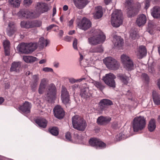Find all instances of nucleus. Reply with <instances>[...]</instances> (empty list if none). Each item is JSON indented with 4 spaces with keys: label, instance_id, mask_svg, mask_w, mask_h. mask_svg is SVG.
Returning a JSON list of instances; mask_svg holds the SVG:
<instances>
[{
    "label": "nucleus",
    "instance_id": "1",
    "mask_svg": "<svg viewBox=\"0 0 160 160\" xmlns=\"http://www.w3.org/2000/svg\"><path fill=\"white\" fill-rule=\"evenodd\" d=\"M106 39V37L103 32L99 30L95 32L94 35L88 38L89 43L91 45H96L103 42Z\"/></svg>",
    "mask_w": 160,
    "mask_h": 160
},
{
    "label": "nucleus",
    "instance_id": "2",
    "mask_svg": "<svg viewBox=\"0 0 160 160\" xmlns=\"http://www.w3.org/2000/svg\"><path fill=\"white\" fill-rule=\"evenodd\" d=\"M146 121L143 117L139 116L134 118L132 127L134 132H138L143 130L146 126Z\"/></svg>",
    "mask_w": 160,
    "mask_h": 160
},
{
    "label": "nucleus",
    "instance_id": "3",
    "mask_svg": "<svg viewBox=\"0 0 160 160\" xmlns=\"http://www.w3.org/2000/svg\"><path fill=\"white\" fill-rule=\"evenodd\" d=\"M37 48V44L35 43L29 44L22 43L18 46L17 49L22 53L28 54L33 52Z\"/></svg>",
    "mask_w": 160,
    "mask_h": 160
},
{
    "label": "nucleus",
    "instance_id": "4",
    "mask_svg": "<svg viewBox=\"0 0 160 160\" xmlns=\"http://www.w3.org/2000/svg\"><path fill=\"white\" fill-rule=\"evenodd\" d=\"M72 122L73 127L78 130L84 131L87 124L84 119L78 115L74 116L72 118Z\"/></svg>",
    "mask_w": 160,
    "mask_h": 160
},
{
    "label": "nucleus",
    "instance_id": "5",
    "mask_svg": "<svg viewBox=\"0 0 160 160\" xmlns=\"http://www.w3.org/2000/svg\"><path fill=\"white\" fill-rule=\"evenodd\" d=\"M122 16L121 10H116L112 14L111 23L113 27H118L122 23Z\"/></svg>",
    "mask_w": 160,
    "mask_h": 160
},
{
    "label": "nucleus",
    "instance_id": "6",
    "mask_svg": "<svg viewBox=\"0 0 160 160\" xmlns=\"http://www.w3.org/2000/svg\"><path fill=\"white\" fill-rule=\"evenodd\" d=\"M121 59L124 68L127 70L131 71L133 69V62L129 56L126 54H123L121 55Z\"/></svg>",
    "mask_w": 160,
    "mask_h": 160
},
{
    "label": "nucleus",
    "instance_id": "7",
    "mask_svg": "<svg viewBox=\"0 0 160 160\" xmlns=\"http://www.w3.org/2000/svg\"><path fill=\"white\" fill-rule=\"evenodd\" d=\"M104 63L107 67L110 69L115 70L119 67V65L117 61L111 57H108L103 60Z\"/></svg>",
    "mask_w": 160,
    "mask_h": 160
},
{
    "label": "nucleus",
    "instance_id": "8",
    "mask_svg": "<svg viewBox=\"0 0 160 160\" xmlns=\"http://www.w3.org/2000/svg\"><path fill=\"white\" fill-rule=\"evenodd\" d=\"M132 0H126L125 6L127 10V14L128 17H134L138 14V10L134 8L132 5Z\"/></svg>",
    "mask_w": 160,
    "mask_h": 160
},
{
    "label": "nucleus",
    "instance_id": "9",
    "mask_svg": "<svg viewBox=\"0 0 160 160\" xmlns=\"http://www.w3.org/2000/svg\"><path fill=\"white\" fill-rule=\"evenodd\" d=\"M116 77L113 73H109L107 74L103 77V80L105 83L110 87L114 88L116 87V83L114 79Z\"/></svg>",
    "mask_w": 160,
    "mask_h": 160
},
{
    "label": "nucleus",
    "instance_id": "10",
    "mask_svg": "<svg viewBox=\"0 0 160 160\" xmlns=\"http://www.w3.org/2000/svg\"><path fill=\"white\" fill-rule=\"evenodd\" d=\"M47 98L48 102L51 101L55 99L56 97V88L52 83L48 87Z\"/></svg>",
    "mask_w": 160,
    "mask_h": 160
},
{
    "label": "nucleus",
    "instance_id": "11",
    "mask_svg": "<svg viewBox=\"0 0 160 160\" xmlns=\"http://www.w3.org/2000/svg\"><path fill=\"white\" fill-rule=\"evenodd\" d=\"M90 145L97 149H103L106 147V143L102 142L100 139L96 138H92L89 141Z\"/></svg>",
    "mask_w": 160,
    "mask_h": 160
},
{
    "label": "nucleus",
    "instance_id": "12",
    "mask_svg": "<svg viewBox=\"0 0 160 160\" xmlns=\"http://www.w3.org/2000/svg\"><path fill=\"white\" fill-rule=\"evenodd\" d=\"M91 25L90 21L85 17L83 18L78 24V28L84 31L89 28Z\"/></svg>",
    "mask_w": 160,
    "mask_h": 160
},
{
    "label": "nucleus",
    "instance_id": "13",
    "mask_svg": "<svg viewBox=\"0 0 160 160\" xmlns=\"http://www.w3.org/2000/svg\"><path fill=\"white\" fill-rule=\"evenodd\" d=\"M54 116L57 118L61 119L65 115V112L63 109L60 105H57L53 109Z\"/></svg>",
    "mask_w": 160,
    "mask_h": 160
},
{
    "label": "nucleus",
    "instance_id": "14",
    "mask_svg": "<svg viewBox=\"0 0 160 160\" xmlns=\"http://www.w3.org/2000/svg\"><path fill=\"white\" fill-rule=\"evenodd\" d=\"M113 104V102L111 100L108 99H102L101 100L99 105L100 109L101 110H106L108 106Z\"/></svg>",
    "mask_w": 160,
    "mask_h": 160
},
{
    "label": "nucleus",
    "instance_id": "15",
    "mask_svg": "<svg viewBox=\"0 0 160 160\" xmlns=\"http://www.w3.org/2000/svg\"><path fill=\"white\" fill-rule=\"evenodd\" d=\"M31 107V103L25 101L22 105L19 107V109L23 113L26 114L30 113Z\"/></svg>",
    "mask_w": 160,
    "mask_h": 160
},
{
    "label": "nucleus",
    "instance_id": "16",
    "mask_svg": "<svg viewBox=\"0 0 160 160\" xmlns=\"http://www.w3.org/2000/svg\"><path fill=\"white\" fill-rule=\"evenodd\" d=\"M80 95L82 98L87 99L92 97V91L88 88H83L81 89Z\"/></svg>",
    "mask_w": 160,
    "mask_h": 160
},
{
    "label": "nucleus",
    "instance_id": "17",
    "mask_svg": "<svg viewBox=\"0 0 160 160\" xmlns=\"http://www.w3.org/2000/svg\"><path fill=\"white\" fill-rule=\"evenodd\" d=\"M17 31V28L14 23L13 22H10L8 25V28L7 30V34L9 37L12 36Z\"/></svg>",
    "mask_w": 160,
    "mask_h": 160
},
{
    "label": "nucleus",
    "instance_id": "18",
    "mask_svg": "<svg viewBox=\"0 0 160 160\" xmlns=\"http://www.w3.org/2000/svg\"><path fill=\"white\" fill-rule=\"evenodd\" d=\"M74 5L79 9L84 8L89 2L88 0H73Z\"/></svg>",
    "mask_w": 160,
    "mask_h": 160
},
{
    "label": "nucleus",
    "instance_id": "19",
    "mask_svg": "<svg viewBox=\"0 0 160 160\" xmlns=\"http://www.w3.org/2000/svg\"><path fill=\"white\" fill-rule=\"evenodd\" d=\"M36 8L39 12L42 13L46 12L48 10L47 4L44 3H37Z\"/></svg>",
    "mask_w": 160,
    "mask_h": 160
},
{
    "label": "nucleus",
    "instance_id": "20",
    "mask_svg": "<svg viewBox=\"0 0 160 160\" xmlns=\"http://www.w3.org/2000/svg\"><path fill=\"white\" fill-rule=\"evenodd\" d=\"M146 16L142 14L139 15L137 19L136 23L139 27L144 25L146 22Z\"/></svg>",
    "mask_w": 160,
    "mask_h": 160
},
{
    "label": "nucleus",
    "instance_id": "21",
    "mask_svg": "<svg viewBox=\"0 0 160 160\" xmlns=\"http://www.w3.org/2000/svg\"><path fill=\"white\" fill-rule=\"evenodd\" d=\"M136 53L139 58H142L147 54V50L145 47L143 46H139L138 50L136 52Z\"/></svg>",
    "mask_w": 160,
    "mask_h": 160
},
{
    "label": "nucleus",
    "instance_id": "22",
    "mask_svg": "<svg viewBox=\"0 0 160 160\" xmlns=\"http://www.w3.org/2000/svg\"><path fill=\"white\" fill-rule=\"evenodd\" d=\"M35 122L40 127L45 128L47 126L48 121L45 118H40L36 119Z\"/></svg>",
    "mask_w": 160,
    "mask_h": 160
},
{
    "label": "nucleus",
    "instance_id": "23",
    "mask_svg": "<svg viewBox=\"0 0 160 160\" xmlns=\"http://www.w3.org/2000/svg\"><path fill=\"white\" fill-rule=\"evenodd\" d=\"M118 78L124 85H127L128 83L130 77L126 76L123 74H119L117 75Z\"/></svg>",
    "mask_w": 160,
    "mask_h": 160
},
{
    "label": "nucleus",
    "instance_id": "24",
    "mask_svg": "<svg viewBox=\"0 0 160 160\" xmlns=\"http://www.w3.org/2000/svg\"><path fill=\"white\" fill-rule=\"evenodd\" d=\"M160 12V7L155 6L151 10V14L154 18H158Z\"/></svg>",
    "mask_w": 160,
    "mask_h": 160
},
{
    "label": "nucleus",
    "instance_id": "25",
    "mask_svg": "<svg viewBox=\"0 0 160 160\" xmlns=\"http://www.w3.org/2000/svg\"><path fill=\"white\" fill-rule=\"evenodd\" d=\"M111 120V118H110L100 116L98 118L97 122L98 124L103 125L108 123Z\"/></svg>",
    "mask_w": 160,
    "mask_h": 160
},
{
    "label": "nucleus",
    "instance_id": "26",
    "mask_svg": "<svg viewBox=\"0 0 160 160\" xmlns=\"http://www.w3.org/2000/svg\"><path fill=\"white\" fill-rule=\"evenodd\" d=\"M152 99L154 103L157 105H160V94L155 91L152 92Z\"/></svg>",
    "mask_w": 160,
    "mask_h": 160
},
{
    "label": "nucleus",
    "instance_id": "27",
    "mask_svg": "<svg viewBox=\"0 0 160 160\" xmlns=\"http://www.w3.org/2000/svg\"><path fill=\"white\" fill-rule=\"evenodd\" d=\"M103 12L102 7L98 6L96 8V12L94 15V18L96 19H99L102 17Z\"/></svg>",
    "mask_w": 160,
    "mask_h": 160
},
{
    "label": "nucleus",
    "instance_id": "28",
    "mask_svg": "<svg viewBox=\"0 0 160 160\" xmlns=\"http://www.w3.org/2000/svg\"><path fill=\"white\" fill-rule=\"evenodd\" d=\"M21 67V63L20 62H13L11 65V67L10 68L11 72H17Z\"/></svg>",
    "mask_w": 160,
    "mask_h": 160
},
{
    "label": "nucleus",
    "instance_id": "29",
    "mask_svg": "<svg viewBox=\"0 0 160 160\" xmlns=\"http://www.w3.org/2000/svg\"><path fill=\"white\" fill-rule=\"evenodd\" d=\"M46 80L43 78L41 80L38 89V92L39 94H42L46 87Z\"/></svg>",
    "mask_w": 160,
    "mask_h": 160
},
{
    "label": "nucleus",
    "instance_id": "30",
    "mask_svg": "<svg viewBox=\"0 0 160 160\" xmlns=\"http://www.w3.org/2000/svg\"><path fill=\"white\" fill-rule=\"evenodd\" d=\"M103 51V48L102 46H99L97 47L91 48L89 50V52L90 53H101Z\"/></svg>",
    "mask_w": 160,
    "mask_h": 160
},
{
    "label": "nucleus",
    "instance_id": "31",
    "mask_svg": "<svg viewBox=\"0 0 160 160\" xmlns=\"http://www.w3.org/2000/svg\"><path fill=\"white\" fill-rule=\"evenodd\" d=\"M115 46L118 47H121L123 43V40L120 37H117L114 40Z\"/></svg>",
    "mask_w": 160,
    "mask_h": 160
},
{
    "label": "nucleus",
    "instance_id": "32",
    "mask_svg": "<svg viewBox=\"0 0 160 160\" xmlns=\"http://www.w3.org/2000/svg\"><path fill=\"white\" fill-rule=\"evenodd\" d=\"M156 127L155 120L154 119H151L149 122L148 125V129L151 132H152Z\"/></svg>",
    "mask_w": 160,
    "mask_h": 160
},
{
    "label": "nucleus",
    "instance_id": "33",
    "mask_svg": "<svg viewBox=\"0 0 160 160\" xmlns=\"http://www.w3.org/2000/svg\"><path fill=\"white\" fill-rule=\"evenodd\" d=\"M23 59L27 63H31L36 61L37 58L32 56H24Z\"/></svg>",
    "mask_w": 160,
    "mask_h": 160
},
{
    "label": "nucleus",
    "instance_id": "34",
    "mask_svg": "<svg viewBox=\"0 0 160 160\" xmlns=\"http://www.w3.org/2000/svg\"><path fill=\"white\" fill-rule=\"evenodd\" d=\"M49 132L52 135L57 136L59 134L58 128L56 127H50L48 129Z\"/></svg>",
    "mask_w": 160,
    "mask_h": 160
},
{
    "label": "nucleus",
    "instance_id": "35",
    "mask_svg": "<svg viewBox=\"0 0 160 160\" xmlns=\"http://www.w3.org/2000/svg\"><path fill=\"white\" fill-rule=\"evenodd\" d=\"M31 24V22L29 21H23L20 23L21 27L26 29L32 28Z\"/></svg>",
    "mask_w": 160,
    "mask_h": 160
},
{
    "label": "nucleus",
    "instance_id": "36",
    "mask_svg": "<svg viewBox=\"0 0 160 160\" xmlns=\"http://www.w3.org/2000/svg\"><path fill=\"white\" fill-rule=\"evenodd\" d=\"M20 0H9V4L13 7L18 8L19 6L20 3Z\"/></svg>",
    "mask_w": 160,
    "mask_h": 160
},
{
    "label": "nucleus",
    "instance_id": "37",
    "mask_svg": "<svg viewBox=\"0 0 160 160\" xmlns=\"http://www.w3.org/2000/svg\"><path fill=\"white\" fill-rule=\"evenodd\" d=\"M93 83L96 87L101 91L105 88V86L100 82L94 81Z\"/></svg>",
    "mask_w": 160,
    "mask_h": 160
},
{
    "label": "nucleus",
    "instance_id": "38",
    "mask_svg": "<svg viewBox=\"0 0 160 160\" xmlns=\"http://www.w3.org/2000/svg\"><path fill=\"white\" fill-rule=\"evenodd\" d=\"M22 15L26 18H32L33 16V13L28 10H25L22 13Z\"/></svg>",
    "mask_w": 160,
    "mask_h": 160
},
{
    "label": "nucleus",
    "instance_id": "39",
    "mask_svg": "<svg viewBox=\"0 0 160 160\" xmlns=\"http://www.w3.org/2000/svg\"><path fill=\"white\" fill-rule=\"evenodd\" d=\"M32 28L35 27H40L42 25V22L40 21H35L31 22Z\"/></svg>",
    "mask_w": 160,
    "mask_h": 160
},
{
    "label": "nucleus",
    "instance_id": "40",
    "mask_svg": "<svg viewBox=\"0 0 160 160\" xmlns=\"http://www.w3.org/2000/svg\"><path fill=\"white\" fill-rule=\"evenodd\" d=\"M61 98L69 96V93L67 89L64 87H62L61 91Z\"/></svg>",
    "mask_w": 160,
    "mask_h": 160
},
{
    "label": "nucleus",
    "instance_id": "41",
    "mask_svg": "<svg viewBox=\"0 0 160 160\" xmlns=\"http://www.w3.org/2000/svg\"><path fill=\"white\" fill-rule=\"evenodd\" d=\"M44 38L42 37L40 38H39V41L38 43V44L39 47L40 48H43L44 46Z\"/></svg>",
    "mask_w": 160,
    "mask_h": 160
},
{
    "label": "nucleus",
    "instance_id": "42",
    "mask_svg": "<svg viewBox=\"0 0 160 160\" xmlns=\"http://www.w3.org/2000/svg\"><path fill=\"white\" fill-rule=\"evenodd\" d=\"M86 79V78H81L79 79H75L73 78H69V82L71 83H74L76 82H80L82 81L83 80Z\"/></svg>",
    "mask_w": 160,
    "mask_h": 160
},
{
    "label": "nucleus",
    "instance_id": "43",
    "mask_svg": "<svg viewBox=\"0 0 160 160\" xmlns=\"http://www.w3.org/2000/svg\"><path fill=\"white\" fill-rule=\"evenodd\" d=\"M3 44L5 49V50L6 51L10 47V42L8 40H6L3 41Z\"/></svg>",
    "mask_w": 160,
    "mask_h": 160
},
{
    "label": "nucleus",
    "instance_id": "44",
    "mask_svg": "<svg viewBox=\"0 0 160 160\" xmlns=\"http://www.w3.org/2000/svg\"><path fill=\"white\" fill-rule=\"evenodd\" d=\"M32 78L34 82L33 85L34 87H36L38 84L37 82L39 80L38 76L37 75H34L33 76Z\"/></svg>",
    "mask_w": 160,
    "mask_h": 160
},
{
    "label": "nucleus",
    "instance_id": "45",
    "mask_svg": "<svg viewBox=\"0 0 160 160\" xmlns=\"http://www.w3.org/2000/svg\"><path fill=\"white\" fill-rule=\"evenodd\" d=\"M130 36L132 39H135L138 38V35L137 34L136 31H133L132 32H131Z\"/></svg>",
    "mask_w": 160,
    "mask_h": 160
},
{
    "label": "nucleus",
    "instance_id": "46",
    "mask_svg": "<svg viewBox=\"0 0 160 160\" xmlns=\"http://www.w3.org/2000/svg\"><path fill=\"white\" fill-rule=\"evenodd\" d=\"M32 2V0H24L23 3L26 7H29Z\"/></svg>",
    "mask_w": 160,
    "mask_h": 160
},
{
    "label": "nucleus",
    "instance_id": "47",
    "mask_svg": "<svg viewBox=\"0 0 160 160\" xmlns=\"http://www.w3.org/2000/svg\"><path fill=\"white\" fill-rule=\"evenodd\" d=\"M61 99L63 103L65 104L69 103V96L61 98Z\"/></svg>",
    "mask_w": 160,
    "mask_h": 160
},
{
    "label": "nucleus",
    "instance_id": "48",
    "mask_svg": "<svg viewBox=\"0 0 160 160\" xmlns=\"http://www.w3.org/2000/svg\"><path fill=\"white\" fill-rule=\"evenodd\" d=\"M65 137L68 140L70 141L72 140L71 135L70 132H67L66 134Z\"/></svg>",
    "mask_w": 160,
    "mask_h": 160
},
{
    "label": "nucleus",
    "instance_id": "49",
    "mask_svg": "<svg viewBox=\"0 0 160 160\" xmlns=\"http://www.w3.org/2000/svg\"><path fill=\"white\" fill-rule=\"evenodd\" d=\"M124 135H122V133H120L116 137V138L117 141H120L122 139L124 138L123 137Z\"/></svg>",
    "mask_w": 160,
    "mask_h": 160
},
{
    "label": "nucleus",
    "instance_id": "50",
    "mask_svg": "<svg viewBox=\"0 0 160 160\" xmlns=\"http://www.w3.org/2000/svg\"><path fill=\"white\" fill-rule=\"evenodd\" d=\"M42 70L45 72H53V69L52 68L48 67L43 68L42 69Z\"/></svg>",
    "mask_w": 160,
    "mask_h": 160
},
{
    "label": "nucleus",
    "instance_id": "51",
    "mask_svg": "<svg viewBox=\"0 0 160 160\" xmlns=\"http://www.w3.org/2000/svg\"><path fill=\"white\" fill-rule=\"evenodd\" d=\"M77 40L75 38H74L73 42V46L74 49H77Z\"/></svg>",
    "mask_w": 160,
    "mask_h": 160
},
{
    "label": "nucleus",
    "instance_id": "52",
    "mask_svg": "<svg viewBox=\"0 0 160 160\" xmlns=\"http://www.w3.org/2000/svg\"><path fill=\"white\" fill-rule=\"evenodd\" d=\"M142 76L143 79L146 81H148L149 80V77L148 75L146 73H143L142 74Z\"/></svg>",
    "mask_w": 160,
    "mask_h": 160
},
{
    "label": "nucleus",
    "instance_id": "53",
    "mask_svg": "<svg viewBox=\"0 0 160 160\" xmlns=\"http://www.w3.org/2000/svg\"><path fill=\"white\" fill-rule=\"evenodd\" d=\"M150 0H146L145 2V8L147 9L150 6Z\"/></svg>",
    "mask_w": 160,
    "mask_h": 160
},
{
    "label": "nucleus",
    "instance_id": "54",
    "mask_svg": "<svg viewBox=\"0 0 160 160\" xmlns=\"http://www.w3.org/2000/svg\"><path fill=\"white\" fill-rule=\"evenodd\" d=\"M54 27H58V26L55 24H51L47 28V31H49L52 29Z\"/></svg>",
    "mask_w": 160,
    "mask_h": 160
},
{
    "label": "nucleus",
    "instance_id": "55",
    "mask_svg": "<svg viewBox=\"0 0 160 160\" xmlns=\"http://www.w3.org/2000/svg\"><path fill=\"white\" fill-rule=\"evenodd\" d=\"M72 38V37L67 36L64 38V40L67 42H70Z\"/></svg>",
    "mask_w": 160,
    "mask_h": 160
},
{
    "label": "nucleus",
    "instance_id": "56",
    "mask_svg": "<svg viewBox=\"0 0 160 160\" xmlns=\"http://www.w3.org/2000/svg\"><path fill=\"white\" fill-rule=\"evenodd\" d=\"M74 21V18L71 19L69 22L68 25L69 26H71L72 25Z\"/></svg>",
    "mask_w": 160,
    "mask_h": 160
},
{
    "label": "nucleus",
    "instance_id": "57",
    "mask_svg": "<svg viewBox=\"0 0 160 160\" xmlns=\"http://www.w3.org/2000/svg\"><path fill=\"white\" fill-rule=\"evenodd\" d=\"M56 9L55 7H53V13L52 16H53L56 13Z\"/></svg>",
    "mask_w": 160,
    "mask_h": 160
},
{
    "label": "nucleus",
    "instance_id": "58",
    "mask_svg": "<svg viewBox=\"0 0 160 160\" xmlns=\"http://www.w3.org/2000/svg\"><path fill=\"white\" fill-rule=\"evenodd\" d=\"M68 9V7L67 5H65L63 6V9L64 11H66Z\"/></svg>",
    "mask_w": 160,
    "mask_h": 160
},
{
    "label": "nucleus",
    "instance_id": "59",
    "mask_svg": "<svg viewBox=\"0 0 160 160\" xmlns=\"http://www.w3.org/2000/svg\"><path fill=\"white\" fill-rule=\"evenodd\" d=\"M148 71L152 73L154 71V69L151 67H149L148 68Z\"/></svg>",
    "mask_w": 160,
    "mask_h": 160
},
{
    "label": "nucleus",
    "instance_id": "60",
    "mask_svg": "<svg viewBox=\"0 0 160 160\" xmlns=\"http://www.w3.org/2000/svg\"><path fill=\"white\" fill-rule=\"evenodd\" d=\"M63 32L62 30H61L59 31V35L60 37H62L63 35Z\"/></svg>",
    "mask_w": 160,
    "mask_h": 160
},
{
    "label": "nucleus",
    "instance_id": "61",
    "mask_svg": "<svg viewBox=\"0 0 160 160\" xmlns=\"http://www.w3.org/2000/svg\"><path fill=\"white\" fill-rule=\"evenodd\" d=\"M46 62V60L45 59H42V60H41L39 62V63L40 64H42L45 63V62Z\"/></svg>",
    "mask_w": 160,
    "mask_h": 160
},
{
    "label": "nucleus",
    "instance_id": "62",
    "mask_svg": "<svg viewBox=\"0 0 160 160\" xmlns=\"http://www.w3.org/2000/svg\"><path fill=\"white\" fill-rule=\"evenodd\" d=\"M105 3L107 5L111 1V0H104Z\"/></svg>",
    "mask_w": 160,
    "mask_h": 160
},
{
    "label": "nucleus",
    "instance_id": "63",
    "mask_svg": "<svg viewBox=\"0 0 160 160\" xmlns=\"http://www.w3.org/2000/svg\"><path fill=\"white\" fill-rule=\"evenodd\" d=\"M59 65V63L58 62H54V66L57 68L58 67Z\"/></svg>",
    "mask_w": 160,
    "mask_h": 160
},
{
    "label": "nucleus",
    "instance_id": "64",
    "mask_svg": "<svg viewBox=\"0 0 160 160\" xmlns=\"http://www.w3.org/2000/svg\"><path fill=\"white\" fill-rule=\"evenodd\" d=\"M157 85L159 90H160V79L158 80L157 82Z\"/></svg>",
    "mask_w": 160,
    "mask_h": 160
}]
</instances>
